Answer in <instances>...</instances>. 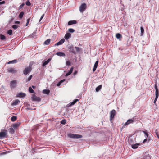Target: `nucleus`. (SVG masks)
Listing matches in <instances>:
<instances>
[{"label": "nucleus", "mask_w": 159, "mask_h": 159, "mask_svg": "<svg viewBox=\"0 0 159 159\" xmlns=\"http://www.w3.org/2000/svg\"><path fill=\"white\" fill-rule=\"evenodd\" d=\"M7 71L9 73H15L17 71L15 69V68H9L7 69Z\"/></svg>", "instance_id": "6"}, {"label": "nucleus", "mask_w": 159, "mask_h": 159, "mask_svg": "<svg viewBox=\"0 0 159 159\" xmlns=\"http://www.w3.org/2000/svg\"><path fill=\"white\" fill-rule=\"evenodd\" d=\"M140 30H141V36H143V34L144 32V30L143 28V26H141L140 27Z\"/></svg>", "instance_id": "31"}, {"label": "nucleus", "mask_w": 159, "mask_h": 159, "mask_svg": "<svg viewBox=\"0 0 159 159\" xmlns=\"http://www.w3.org/2000/svg\"><path fill=\"white\" fill-rule=\"evenodd\" d=\"M65 41V39H61L60 41L57 42L56 44H55L54 45L55 46H59L62 44Z\"/></svg>", "instance_id": "7"}, {"label": "nucleus", "mask_w": 159, "mask_h": 159, "mask_svg": "<svg viewBox=\"0 0 159 159\" xmlns=\"http://www.w3.org/2000/svg\"><path fill=\"white\" fill-rule=\"evenodd\" d=\"M5 36L2 34L0 35V38L1 40H4L5 39Z\"/></svg>", "instance_id": "40"}, {"label": "nucleus", "mask_w": 159, "mask_h": 159, "mask_svg": "<svg viewBox=\"0 0 159 159\" xmlns=\"http://www.w3.org/2000/svg\"><path fill=\"white\" fill-rule=\"evenodd\" d=\"M121 37V35L120 33H117L116 34V37L118 39H120Z\"/></svg>", "instance_id": "37"}, {"label": "nucleus", "mask_w": 159, "mask_h": 159, "mask_svg": "<svg viewBox=\"0 0 159 159\" xmlns=\"http://www.w3.org/2000/svg\"><path fill=\"white\" fill-rule=\"evenodd\" d=\"M31 67L30 66L25 67L23 71L24 75H26L30 73L31 71Z\"/></svg>", "instance_id": "3"}, {"label": "nucleus", "mask_w": 159, "mask_h": 159, "mask_svg": "<svg viewBox=\"0 0 159 159\" xmlns=\"http://www.w3.org/2000/svg\"><path fill=\"white\" fill-rule=\"evenodd\" d=\"M44 16V14H43L42 16H41L40 18L39 19V22H40L41 20L43 18Z\"/></svg>", "instance_id": "50"}, {"label": "nucleus", "mask_w": 159, "mask_h": 159, "mask_svg": "<svg viewBox=\"0 0 159 159\" xmlns=\"http://www.w3.org/2000/svg\"><path fill=\"white\" fill-rule=\"evenodd\" d=\"M73 70V68L71 67L70 69V70H69V71L71 73H72V72Z\"/></svg>", "instance_id": "53"}, {"label": "nucleus", "mask_w": 159, "mask_h": 159, "mask_svg": "<svg viewBox=\"0 0 159 159\" xmlns=\"http://www.w3.org/2000/svg\"><path fill=\"white\" fill-rule=\"evenodd\" d=\"M147 140V139H145L143 141V143H145V142H146Z\"/></svg>", "instance_id": "55"}, {"label": "nucleus", "mask_w": 159, "mask_h": 159, "mask_svg": "<svg viewBox=\"0 0 159 159\" xmlns=\"http://www.w3.org/2000/svg\"><path fill=\"white\" fill-rule=\"evenodd\" d=\"M68 136L69 138L74 139L75 134L69 133L68 134Z\"/></svg>", "instance_id": "28"}, {"label": "nucleus", "mask_w": 159, "mask_h": 159, "mask_svg": "<svg viewBox=\"0 0 159 159\" xmlns=\"http://www.w3.org/2000/svg\"><path fill=\"white\" fill-rule=\"evenodd\" d=\"M102 87V85H99L97 87H96V89H95L96 91L97 92L99 91L100 90V89H101Z\"/></svg>", "instance_id": "29"}, {"label": "nucleus", "mask_w": 159, "mask_h": 159, "mask_svg": "<svg viewBox=\"0 0 159 159\" xmlns=\"http://www.w3.org/2000/svg\"><path fill=\"white\" fill-rule=\"evenodd\" d=\"M17 81L16 80H14L11 81L10 83V86L11 89H14L17 86Z\"/></svg>", "instance_id": "1"}, {"label": "nucleus", "mask_w": 159, "mask_h": 159, "mask_svg": "<svg viewBox=\"0 0 159 159\" xmlns=\"http://www.w3.org/2000/svg\"><path fill=\"white\" fill-rule=\"evenodd\" d=\"M7 33L9 35H11L12 33V31L11 30H9L7 32Z\"/></svg>", "instance_id": "36"}, {"label": "nucleus", "mask_w": 159, "mask_h": 159, "mask_svg": "<svg viewBox=\"0 0 159 159\" xmlns=\"http://www.w3.org/2000/svg\"><path fill=\"white\" fill-rule=\"evenodd\" d=\"M29 91L31 93H34V91L32 89L31 87H30L29 88Z\"/></svg>", "instance_id": "33"}, {"label": "nucleus", "mask_w": 159, "mask_h": 159, "mask_svg": "<svg viewBox=\"0 0 159 159\" xmlns=\"http://www.w3.org/2000/svg\"><path fill=\"white\" fill-rule=\"evenodd\" d=\"M43 93L44 94H48L50 93V90L48 89H44L43 90Z\"/></svg>", "instance_id": "25"}, {"label": "nucleus", "mask_w": 159, "mask_h": 159, "mask_svg": "<svg viewBox=\"0 0 159 159\" xmlns=\"http://www.w3.org/2000/svg\"><path fill=\"white\" fill-rule=\"evenodd\" d=\"M72 73H71L69 71L67 73L66 75H65V76H68V75H70Z\"/></svg>", "instance_id": "47"}, {"label": "nucleus", "mask_w": 159, "mask_h": 159, "mask_svg": "<svg viewBox=\"0 0 159 159\" xmlns=\"http://www.w3.org/2000/svg\"><path fill=\"white\" fill-rule=\"evenodd\" d=\"M25 3L28 6H30L31 5L30 2L28 0L26 1Z\"/></svg>", "instance_id": "43"}, {"label": "nucleus", "mask_w": 159, "mask_h": 159, "mask_svg": "<svg viewBox=\"0 0 159 159\" xmlns=\"http://www.w3.org/2000/svg\"><path fill=\"white\" fill-rule=\"evenodd\" d=\"M71 36V34L70 33H66L64 36V38L66 40L68 39H69L70 38Z\"/></svg>", "instance_id": "9"}, {"label": "nucleus", "mask_w": 159, "mask_h": 159, "mask_svg": "<svg viewBox=\"0 0 159 159\" xmlns=\"http://www.w3.org/2000/svg\"><path fill=\"white\" fill-rule=\"evenodd\" d=\"M66 80L65 79H63L61 81H60L59 82H58L57 84V86H59L64 81H65Z\"/></svg>", "instance_id": "27"}, {"label": "nucleus", "mask_w": 159, "mask_h": 159, "mask_svg": "<svg viewBox=\"0 0 159 159\" xmlns=\"http://www.w3.org/2000/svg\"><path fill=\"white\" fill-rule=\"evenodd\" d=\"M17 119L16 116H13L11 117V120L12 121H16Z\"/></svg>", "instance_id": "32"}, {"label": "nucleus", "mask_w": 159, "mask_h": 159, "mask_svg": "<svg viewBox=\"0 0 159 159\" xmlns=\"http://www.w3.org/2000/svg\"><path fill=\"white\" fill-rule=\"evenodd\" d=\"M51 58H49L46 61L44 62L43 63L42 66L43 67L47 65L51 61Z\"/></svg>", "instance_id": "13"}, {"label": "nucleus", "mask_w": 159, "mask_h": 159, "mask_svg": "<svg viewBox=\"0 0 159 159\" xmlns=\"http://www.w3.org/2000/svg\"><path fill=\"white\" fill-rule=\"evenodd\" d=\"M66 120L65 119L61 121V124L64 125L66 123Z\"/></svg>", "instance_id": "42"}, {"label": "nucleus", "mask_w": 159, "mask_h": 159, "mask_svg": "<svg viewBox=\"0 0 159 159\" xmlns=\"http://www.w3.org/2000/svg\"><path fill=\"white\" fill-rule=\"evenodd\" d=\"M77 71H75L73 73V74L74 75H75L77 74Z\"/></svg>", "instance_id": "56"}, {"label": "nucleus", "mask_w": 159, "mask_h": 159, "mask_svg": "<svg viewBox=\"0 0 159 159\" xmlns=\"http://www.w3.org/2000/svg\"><path fill=\"white\" fill-rule=\"evenodd\" d=\"M25 107L27 110H35V108H32L30 107V105L29 104L27 103L25 105Z\"/></svg>", "instance_id": "14"}, {"label": "nucleus", "mask_w": 159, "mask_h": 159, "mask_svg": "<svg viewBox=\"0 0 159 159\" xmlns=\"http://www.w3.org/2000/svg\"><path fill=\"white\" fill-rule=\"evenodd\" d=\"M17 62V60H14L12 61H9L7 62L8 64H15Z\"/></svg>", "instance_id": "22"}, {"label": "nucleus", "mask_w": 159, "mask_h": 159, "mask_svg": "<svg viewBox=\"0 0 159 159\" xmlns=\"http://www.w3.org/2000/svg\"><path fill=\"white\" fill-rule=\"evenodd\" d=\"M66 64L67 66H69L70 65V62L69 61H67Z\"/></svg>", "instance_id": "51"}, {"label": "nucleus", "mask_w": 159, "mask_h": 159, "mask_svg": "<svg viewBox=\"0 0 159 159\" xmlns=\"http://www.w3.org/2000/svg\"><path fill=\"white\" fill-rule=\"evenodd\" d=\"M56 54L59 56L60 57H64L65 56V54L63 52H58L56 53Z\"/></svg>", "instance_id": "18"}, {"label": "nucleus", "mask_w": 159, "mask_h": 159, "mask_svg": "<svg viewBox=\"0 0 159 159\" xmlns=\"http://www.w3.org/2000/svg\"><path fill=\"white\" fill-rule=\"evenodd\" d=\"M6 133L5 132H0V139H2L4 138L6 135Z\"/></svg>", "instance_id": "8"}, {"label": "nucleus", "mask_w": 159, "mask_h": 159, "mask_svg": "<svg viewBox=\"0 0 159 159\" xmlns=\"http://www.w3.org/2000/svg\"><path fill=\"white\" fill-rule=\"evenodd\" d=\"M82 137V136L80 134H75L74 139H80Z\"/></svg>", "instance_id": "21"}, {"label": "nucleus", "mask_w": 159, "mask_h": 159, "mask_svg": "<svg viewBox=\"0 0 159 159\" xmlns=\"http://www.w3.org/2000/svg\"><path fill=\"white\" fill-rule=\"evenodd\" d=\"M155 95H156L155 98H158V97H159V91H158V90H156V91H155Z\"/></svg>", "instance_id": "38"}, {"label": "nucleus", "mask_w": 159, "mask_h": 159, "mask_svg": "<svg viewBox=\"0 0 159 159\" xmlns=\"http://www.w3.org/2000/svg\"><path fill=\"white\" fill-rule=\"evenodd\" d=\"M13 127L10 128L9 129L10 133L12 134H13L15 131Z\"/></svg>", "instance_id": "26"}, {"label": "nucleus", "mask_w": 159, "mask_h": 159, "mask_svg": "<svg viewBox=\"0 0 159 159\" xmlns=\"http://www.w3.org/2000/svg\"><path fill=\"white\" fill-rule=\"evenodd\" d=\"M98 60L96 61L95 63V64L93 68V71L94 72L95 71L97 67L98 64Z\"/></svg>", "instance_id": "16"}, {"label": "nucleus", "mask_w": 159, "mask_h": 159, "mask_svg": "<svg viewBox=\"0 0 159 159\" xmlns=\"http://www.w3.org/2000/svg\"><path fill=\"white\" fill-rule=\"evenodd\" d=\"M31 98L32 101L37 102H40L41 101L40 98L36 96L35 95H32Z\"/></svg>", "instance_id": "4"}, {"label": "nucleus", "mask_w": 159, "mask_h": 159, "mask_svg": "<svg viewBox=\"0 0 159 159\" xmlns=\"http://www.w3.org/2000/svg\"><path fill=\"white\" fill-rule=\"evenodd\" d=\"M20 124V122H18L17 124H15L13 125L12 127L14 129H16L19 126Z\"/></svg>", "instance_id": "17"}, {"label": "nucleus", "mask_w": 159, "mask_h": 159, "mask_svg": "<svg viewBox=\"0 0 159 159\" xmlns=\"http://www.w3.org/2000/svg\"><path fill=\"white\" fill-rule=\"evenodd\" d=\"M20 102V101L18 99H16L14 100L12 103V105L13 106H15L17 105Z\"/></svg>", "instance_id": "12"}, {"label": "nucleus", "mask_w": 159, "mask_h": 159, "mask_svg": "<svg viewBox=\"0 0 159 159\" xmlns=\"http://www.w3.org/2000/svg\"><path fill=\"white\" fill-rule=\"evenodd\" d=\"M158 98H155V99H154V104H155L156 103V102L157 99Z\"/></svg>", "instance_id": "54"}, {"label": "nucleus", "mask_w": 159, "mask_h": 159, "mask_svg": "<svg viewBox=\"0 0 159 159\" xmlns=\"http://www.w3.org/2000/svg\"><path fill=\"white\" fill-rule=\"evenodd\" d=\"M110 120H111L113 119L116 115V111L114 109L112 110L110 112Z\"/></svg>", "instance_id": "5"}, {"label": "nucleus", "mask_w": 159, "mask_h": 159, "mask_svg": "<svg viewBox=\"0 0 159 159\" xmlns=\"http://www.w3.org/2000/svg\"><path fill=\"white\" fill-rule=\"evenodd\" d=\"M25 5V4L24 3H22L19 7V9H21L23 7V6H24V5Z\"/></svg>", "instance_id": "44"}, {"label": "nucleus", "mask_w": 159, "mask_h": 159, "mask_svg": "<svg viewBox=\"0 0 159 159\" xmlns=\"http://www.w3.org/2000/svg\"><path fill=\"white\" fill-rule=\"evenodd\" d=\"M75 31V30L72 28H70L68 29V31L70 33H73Z\"/></svg>", "instance_id": "41"}, {"label": "nucleus", "mask_w": 159, "mask_h": 159, "mask_svg": "<svg viewBox=\"0 0 159 159\" xmlns=\"http://www.w3.org/2000/svg\"><path fill=\"white\" fill-rule=\"evenodd\" d=\"M12 27L13 29H16L17 28L18 26L16 25H14L12 26Z\"/></svg>", "instance_id": "48"}, {"label": "nucleus", "mask_w": 159, "mask_h": 159, "mask_svg": "<svg viewBox=\"0 0 159 159\" xmlns=\"http://www.w3.org/2000/svg\"><path fill=\"white\" fill-rule=\"evenodd\" d=\"M26 94L23 93L21 92L19 93L17 95V96L18 97H25Z\"/></svg>", "instance_id": "19"}, {"label": "nucleus", "mask_w": 159, "mask_h": 159, "mask_svg": "<svg viewBox=\"0 0 159 159\" xmlns=\"http://www.w3.org/2000/svg\"><path fill=\"white\" fill-rule=\"evenodd\" d=\"M32 87H33V89H35V87L34 86H32Z\"/></svg>", "instance_id": "60"}, {"label": "nucleus", "mask_w": 159, "mask_h": 159, "mask_svg": "<svg viewBox=\"0 0 159 159\" xmlns=\"http://www.w3.org/2000/svg\"><path fill=\"white\" fill-rule=\"evenodd\" d=\"M87 8L86 4L84 3H82L79 7V10L81 13H83Z\"/></svg>", "instance_id": "2"}, {"label": "nucleus", "mask_w": 159, "mask_h": 159, "mask_svg": "<svg viewBox=\"0 0 159 159\" xmlns=\"http://www.w3.org/2000/svg\"><path fill=\"white\" fill-rule=\"evenodd\" d=\"M143 133L145 134V137L147 138L148 136V134L146 131H143Z\"/></svg>", "instance_id": "39"}, {"label": "nucleus", "mask_w": 159, "mask_h": 159, "mask_svg": "<svg viewBox=\"0 0 159 159\" xmlns=\"http://www.w3.org/2000/svg\"><path fill=\"white\" fill-rule=\"evenodd\" d=\"M24 14V13L22 11V12H20L19 15V17L20 18H21L23 16Z\"/></svg>", "instance_id": "35"}, {"label": "nucleus", "mask_w": 159, "mask_h": 159, "mask_svg": "<svg viewBox=\"0 0 159 159\" xmlns=\"http://www.w3.org/2000/svg\"><path fill=\"white\" fill-rule=\"evenodd\" d=\"M50 42V39H49L45 41L44 43V44L46 45H48Z\"/></svg>", "instance_id": "23"}, {"label": "nucleus", "mask_w": 159, "mask_h": 159, "mask_svg": "<svg viewBox=\"0 0 159 159\" xmlns=\"http://www.w3.org/2000/svg\"><path fill=\"white\" fill-rule=\"evenodd\" d=\"M15 23L16 24H19L20 23V22L19 21H16L15 22Z\"/></svg>", "instance_id": "58"}, {"label": "nucleus", "mask_w": 159, "mask_h": 159, "mask_svg": "<svg viewBox=\"0 0 159 159\" xmlns=\"http://www.w3.org/2000/svg\"><path fill=\"white\" fill-rule=\"evenodd\" d=\"M139 145V144L136 143L135 144L132 145H131V147L133 149H135L138 148V146Z\"/></svg>", "instance_id": "20"}, {"label": "nucleus", "mask_w": 159, "mask_h": 159, "mask_svg": "<svg viewBox=\"0 0 159 159\" xmlns=\"http://www.w3.org/2000/svg\"><path fill=\"white\" fill-rule=\"evenodd\" d=\"M134 122V120L132 119H129L125 123V126L129 125L130 123H133Z\"/></svg>", "instance_id": "11"}, {"label": "nucleus", "mask_w": 159, "mask_h": 159, "mask_svg": "<svg viewBox=\"0 0 159 159\" xmlns=\"http://www.w3.org/2000/svg\"><path fill=\"white\" fill-rule=\"evenodd\" d=\"M75 48L76 50V51L78 52H79L80 50V48L79 47H75Z\"/></svg>", "instance_id": "45"}, {"label": "nucleus", "mask_w": 159, "mask_h": 159, "mask_svg": "<svg viewBox=\"0 0 159 159\" xmlns=\"http://www.w3.org/2000/svg\"><path fill=\"white\" fill-rule=\"evenodd\" d=\"M30 18H28V19H27V23H29V21H30Z\"/></svg>", "instance_id": "57"}, {"label": "nucleus", "mask_w": 159, "mask_h": 159, "mask_svg": "<svg viewBox=\"0 0 159 159\" xmlns=\"http://www.w3.org/2000/svg\"><path fill=\"white\" fill-rule=\"evenodd\" d=\"M69 51L73 53H75V51L74 50L73 46H71L69 48Z\"/></svg>", "instance_id": "24"}, {"label": "nucleus", "mask_w": 159, "mask_h": 159, "mask_svg": "<svg viewBox=\"0 0 159 159\" xmlns=\"http://www.w3.org/2000/svg\"><path fill=\"white\" fill-rule=\"evenodd\" d=\"M32 75H30L28 78H26L25 80V83L29 81L32 78Z\"/></svg>", "instance_id": "30"}, {"label": "nucleus", "mask_w": 159, "mask_h": 159, "mask_svg": "<svg viewBox=\"0 0 159 159\" xmlns=\"http://www.w3.org/2000/svg\"><path fill=\"white\" fill-rule=\"evenodd\" d=\"M154 88L155 89V90L156 91V90H158V89L157 88V83H156L154 85Z\"/></svg>", "instance_id": "49"}, {"label": "nucleus", "mask_w": 159, "mask_h": 159, "mask_svg": "<svg viewBox=\"0 0 159 159\" xmlns=\"http://www.w3.org/2000/svg\"><path fill=\"white\" fill-rule=\"evenodd\" d=\"M36 32H33L29 36L31 37H34L36 35Z\"/></svg>", "instance_id": "34"}, {"label": "nucleus", "mask_w": 159, "mask_h": 159, "mask_svg": "<svg viewBox=\"0 0 159 159\" xmlns=\"http://www.w3.org/2000/svg\"><path fill=\"white\" fill-rule=\"evenodd\" d=\"M157 131V130H156L155 132L156 134V136H157V138L159 139V134L158 133Z\"/></svg>", "instance_id": "46"}, {"label": "nucleus", "mask_w": 159, "mask_h": 159, "mask_svg": "<svg viewBox=\"0 0 159 159\" xmlns=\"http://www.w3.org/2000/svg\"><path fill=\"white\" fill-rule=\"evenodd\" d=\"M28 24L29 23H27V22H26V26H27L28 25Z\"/></svg>", "instance_id": "59"}, {"label": "nucleus", "mask_w": 159, "mask_h": 159, "mask_svg": "<svg viewBox=\"0 0 159 159\" xmlns=\"http://www.w3.org/2000/svg\"><path fill=\"white\" fill-rule=\"evenodd\" d=\"M0 1H1V0H0ZM5 1H3L1 2H0V5H2L5 4Z\"/></svg>", "instance_id": "52"}, {"label": "nucleus", "mask_w": 159, "mask_h": 159, "mask_svg": "<svg viewBox=\"0 0 159 159\" xmlns=\"http://www.w3.org/2000/svg\"><path fill=\"white\" fill-rule=\"evenodd\" d=\"M79 101L78 99H75L72 102L70 103L69 104V106H71L74 105L77 101Z\"/></svg>", "instance_id": "10"}, {"label": "nucleus", "mask_w": 159, "mask_h": 159, "mask_svg": "<svg viewBox=\"0 0 159 159\" xmlns=\"http://www.w3.org/2000/svg\"><path fill=\"white\" fill-rule=\"evenodd\" d=\"M76 23L77 21L75 20H70L68 22V25H70Z\"/></svg>", "instance_id": "15"}]
</instances>
